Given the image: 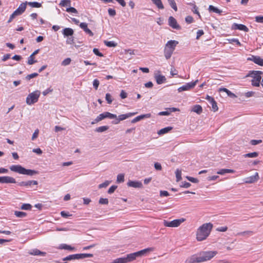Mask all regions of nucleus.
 Segmentation results:
<instances>
[{"label": "nucleus", "mask_w": 263, "mask_h": 263, "mask_svg": "<svg viewBox=\"0 0 263 263\" xmlns=\"http://www.w3.org/2000/svg\"><path fill=\"white\" fill-rule=\"evenodd\" d=\"M216 251H204L188 257L185 263H201L211 259L217 254Z\"/></svg>", "instance_id": "f257e3e1"}, {"label": "nucleus", "mask_w": 263, "mask_h": 263, "mask_svg": "<svg viewBox=\"0 0 263 263\" xmlns=\"http://www.w3.org/2000/svg\"><path fill=\"white\" fill-rule=\"evenodd\" d=\"M212 228L213 224L210 222L204 223L200 226L196 233L197 240L200 241L205 239L210 235Z\"/></svg>", "instance_id": "f03ea898"}, {"label": "nucleus", "mask_w": 263, "mask_h": 263, "mask_svg": "<svg viewBox=\"0 0 263 263\" xmlns=\"http://www.w3.org/2000/svg\"><path fill=\"white\" fill-rule=\"evenodd\" d=\"M10 170L14 172L23 175L33 176L38 174L37 171L35 170L26 169L21 165H12L10 166Z\"/></svg>", "instance_id": "7ed1b4c3"}, {"label": "nucleus", "mask_w": 263, "mask_h": 263, "mask_svg": "<svg viewBox=\"0 0 263 263\" xmlns=\"http://www.w3.org/2000/svg\"><path fill=\"white\" fill-rule=\"evenodd\" d=\"M178 44V42L175 40H170L167 42L164 49V57L167 60L171 57Z\"/></svg>", "instance_id": "20e7f679"}, {"label": "nucleus", "mask_w": 263, "mask_h": 263, "mask_svg": "<svg viewBox=\"0 0 263 263\" xmlns=\"http://www.w3.org/2000/svg\"><path fill=\"white\" fill-rule=\"evenodd\" d=\"M263 72L261 71H250L248 77H252L253 79L251 81L252 85L254 86L258 87L260 85L261 79V74Z\"/></svg>", "instance_id": "39448f33"}, {"label": "nucleus", "mask_w": 263, "mask_h": 263, "mask_svg": "<svg viewBox=\"0 0 263 263\" xmlns=\"http://www.w3.org/2000/svg\"><path fill=\"white\" fill-rule=\"evenodd\" d=\"M41 92L39 90H35L29 93L26 98V103L31 105L38 101Z\"/></svg>", "instance_id": "423d86ee"}, {"label": "nucleus", "mask_w": 263, "mask_h": 263, "mask_svg": "<svg viewBox=\"0 0 263 263\" xmlns=\"http://www.w3.org/2000/svg\"><path fill=\"white\" fill-rule=\"evenodd\" d=\"M184 221L185 219L184 218L175 219L171 221L164 220L163 221V224L165 227L175 228L179 227Z\"/></svg>", "instance_id": "0eeeda50"}, {"label": "nucleus", "mask_w": 263, "mask_h": 263, "mask_svg": "<svg viewBox=\"0 0 263 263\" xmlns=\"http://www.w3.org/2000/svg\"><path fill=\"white\" fill-rule=\"evenodd\" d=\"M137 112H129L126 114H123L119 115L116 119V120L112 121V123L115 124H118L120 121H123L126 119L127 118L136 115Z\"/></svg>", "instance_id": "6e6552de"}, {"label": "nucleus", "mask_w": 263, "mask_h": 263, "mask_svg": "<svg viewBox=\"0 0 263 263\" xmlns=\"http://www.w3.org/2000/svg\"><path fill=\"white\" fill-rule=\"evenodd\" d=\"M198 81L197 80L194 82H191V83H187L185 85L180 87L178 89V91L179 92H181L182 91L189 90L194 88L195 87V86L196 85V84L197 83Z\"/></svg>", "instance_id": "1a4fd4ad"}, {"label": "nucleus", "mask_w": 263, "mask_h": 263, "mask_svg": "<svg viewBox=\"0 0 263 263\" xmlns=\"http://www.w3.org/2000/svg\"><path fill=\"white\" fill-rule=\"evenodd\" d=\"M0 183H15V179L10 176L0 177Z\"/></svg>", "instance_id": "9d476101"}, {"label": "nucleus", "mask_w": 263, "mask_h": 263, "mask_svg": "<svg viewBox=\"0 0 263 263\" xmlns=\"http://www.w3.org/2000/svg\"><path fill=\"white\" fill-rule=\"evenodd\" d=\"M248 60L253 61L259 66H263V59L259 56L251 55V57L248 58Z\"/></svg>", "instance_id": "9b49d317"}, {"label": "nucleus", "mask_w": 263, "mask_h": 263, "mask_svg": "<svg viewBox=\"0 0 263 263\" xmlns=\"http://www.w3.org/2000/svg\"><path fill=\"white\" fill-rule=\"evenodd\" d=\"M27 4V2L22 3L20 5V6L16 9V10H15L14 11V13L16 14L17 15H19L22 14L26 10Z\"/></svg>", "instance_id": "f8f14e48"}, {"label": "nucleus", "mask_w": 263, "mask_h": 263, "mask_svg": "<svg viewBox=\"0 0 263 263\" xmlns=\"http://www.w3.org/2000/svg\"><path fill=\"white\" fill-rule=\"evenodd\" d=\"M168 24L174 29H180V26L177 24V21L173 16H170L168 18Z\"/></svg>", "instance_id": "ddd939ff"}, {"label": "nucleus", "mask_w": 263, "mask_h": 263, "mask_svg": "<svg viewBox=\"0 0 263 263\" xmlns=\"http://www.w3.org/2000/svg\"><path fill=\"white\" fill-rule=\"evenodd\" d=\"M232 28L234 30H239L244 31L245 32H248L249 29L243 24H238L236 23H234L232 25Z\"/></svg>", "instance_id": "4468645a"}, {"label": "nucleus", "mask_w": 263, "mask_h": 263, "mask_svg": "<svg viewBox=\"0 0 263 263\" xmlns=\"http://www.w3.org/2000/svg\"><path fill=\"white\" fill-rule=\"evenodd\" d=\"M28 253L31 255L34 256H45L46 253L45 252L41 251L37 249H33L29 251Z\"/></svg>", "instance_id": "2eb2a0df"}, {"label": "nucleus", "mask_w": 263, "mask_h": 263, "mask_svg": "<svg viewBox=\"0 0 263 263\" xmlns=\"http://www.w3.org/2000/svg\"><path fill=\"white\" fill-rule=\"evenodd\" d=\"M259 179L258 173H255L254 175L247 177L245 179V182L247 183H252L256 182Z\"/></svg>", "instance_id": "dca6fc26"}, {"label": "nucleus", "mask_w": 263, "mask_h": 263, "mask_svg": "<svg viewBox=\"0 0 263 263\" xmlns=\"http://www.w3.org/2000/svg\"><path fill=\"white\" fill-rule=\"evenodd\" d=\"M154 77L158 84H161L166 80L165 76L158 73H155Z\"/></svg>", "instance_id": "f3484780"}, {"label": "nucleus", "mask_w": 263, "mask_h": 263, "mask_svg": "<svg viewBox=\"0 0 263 263\" xmlns=\"http://www.w3.org/2000/svg\"><path fill=\"white\" fill-rule=\"evenodd\" d=\"M74 255V259H81L86 257H93L92 254L89 253H82V254H76Z\"/></svg>", "instance_id": "a211bd4d"}, {"label": "nucleus", "mask_w": 263, "mask_h": 263, "mask_svg": "<svg viewBox=\"0 0 263 263\" xmlns=\"http://www.w3.org/2000/svg\"><path fill=\"white\" fill-rule=\"evenodd\" d=\"M151 117V114H146L144 115H141L139 116L136 117L134 119L132 120V123H135L136 122H137L139 121H140L142 119H143L144 118H149Z\"/></svg>", "instance_id": "6ab92c4d"}, {"label": "nucleus", "mask_w": 263, "mask_h": 263, "mask_svg": "<svg viewBox=\"0 0 263 263\" xmlns=\"http://www.w3.org/2000/svg\"><path fill=\"white\" fill-rule=\"evenodd\" d=\"M127 185L135 188H140L142 186V184L139 181H129L127 182Z\"/></svg>", "instance_id": "aec40b11"}, {"label": "nucleus", "mask_w": 263, "mask_h": 263, "mask_svg": "<svg viewBox=\"0 0 263 263\" xmlns=\"http://www.w3.org/2000/svg\"><path fill=\"white\" fill-rule=\"evenodd\" d=\"M63 34L64 36H71L73 34V30L70 28H65L62 31Z\"/></svg>", "instance_id": "412c9836"}, {"label": "nucleus", "mask_w": 263, "mask_h": 263, "mask_svg": "<svg viewBox=\"0 0 263 263\" xmlns=\"http://www.w3.org/2000/svg\"><path fill=\"white\" fill-rule=\"evenodd\" d=\"M138 257H139V256L137 252L127 254L126 256V258L127 259V262H128L134 260Z\"/></svg>", "instance_id": "4be33fe9"}, {"label": "nucleus", "mask_w": 263, "mask_h": 263, "mask_svg": "<svg viewBox=\"0 0 263 263\" xmlns=\"http://www.w3.org/2000/svg\"><path fill=\"white\" fill-rule=\"evenodd\" d=\"M154 250V249L153 248H148L140 250L139 251H138L137 253L138 254L139 257H140V256L144 255L145 254H146L147 253L152 252Z\"/></svg>", "instance_id": "5701e85b"}, {"label": "nucleus", "mask_w": 263, "mask_h": 263, "mask_svg": "<svg viewBox=\"0 0 263 263\" xmlns=\"http://www.w3.org/2000/svg\"><path fill=\"white\" fill-rule=\"evenodd\" d=\"M219 91H224L227 93V95L232 98H237V96L233 92H232L231 91H230L229 89L226 88H220L219 89Z\"/></svg>", "instance_id": "b1692460"}, {"label": "nucleus", "mask_w": 263, "mask_h": 263, "mask_svg": "<svg viewBox=\"0 0 263 263\" xmlns=\"http://www.w3.org/2000/svg\"><path fill=\"white\" fill-rule=\"evenodd\" d=\"M172 127L168 126L163 128L161 129L158 132V134L159 135H163L164 134L167 133L170 130L172 129Z\"/></svg>", "instance_id": "393cba45"}, {"label": "nucleus", "mask_w": 263, "mask_h": 263, "mask_svg": "<svg viewBox=\"0 0 263 263\" xmlns=\"http://www.w3.org/2000/svg\"><path fill=\"white\" fill-rule=\"evenodd\" d=\"M192 111L199 115L202 111V108L200 105H196L193 107Z\"/></svg>", "instance_id": "a878e982"}, {"label": "nucleus", "mask_w": 263, "mask_h": 263, "mask_svg": "<svg viewBox=\"0 0 263 263\" xmlns=\"http://www.w3.org/2000/svg\"><path fill=\"white\" fill-rule=\"evenodd\" d=\"M235 171L231 169H221L218 171L217 173L220 175H224L226 173H233Z\"/></svg>", "instance_id": "bb28decb"}, {"label": "nucleus", "mask_w": 263, "mask_h": 263, "mask_svg": "<svg viewBox=\"0 0 263 263\" xmlns=\"http://www.w3.org/2000/svg\"><path fill=\"white\" fill-rule=\"evenodd\" d=\"M111 263H127V261L126 257H123L115 259Z\"/></svg>", "instance_id": "cd10ccee"}, {"label": "nucleus", "mask_w": 263, "mask_h": 263, "mask_svg": "<svg viewBox=\"0 0 263 263\" xmlns=\"http://www.w3.org/2000/svg\"><path fill=\"white\" fill-rule=\"evenodd\" d=\"M209 11L214 12L216 13L220 14L222 12V11L218 9L217 8L213 6V5H210L209 7Z\"/></svg>", "instance_id": "c85d7f7f"}, {"label": "nucleus", "mask_w": 263, "mask_h": 263, "mask_svg": "<svg viewBox=\"0 0 263 263\" xmlns=\"http://www.w3.org/2000/svg\"><path fill=\"white\" fill-rule=\"evenodd\" d=\"M104 44L109 47H115L117 46V43L115 42L114 41H104Z\"/></svg>", "instance_id": "c756f323"}, {"label": "nucleus", "mask_w": 263, "mask_h": 263, "mask_svg": "<svg viewBox=\"0 0 263 263\" xmlns=\"http://www.w3.org/2000/svg\"><path fill=\"white\" fill-rule=\"evenodd\" d=\"M254 234V232L252 231H246L244 232H241L237 233V235L238 236H251Z\"/></svg>", "instance_id": "7c9ffc66"}, {"label": "nucleus", "mask_w": 263, "mask_h": 263, "mask_svg": "<svg viewBox=\"0 0 263 263\" xmlns=\"http://www.w3.org/2000/svg\"><path fill=\"white\" fill-rule=\"evenodd\" d=\"M103 114L104 115L105 119L107 118L109 119H115L117 118L116 115L110 113L109 112H104Z\"/></svg>", "instance_id": "2f4dec72"}, {"label": "nucleus", "mask_w": 263, "mask_h": 263, "mask_svg": "<svg viewBox=\"0 0 263 263\" xmlns=\"http://www.w3.org/2000/svg\"><path fill=\"white\" fill-rule=\"evenodd\" d=\"M109 128L108 126H100L96 128L95 131L98 133H102L107 130Z\"/></svg>", "instance_id": "473e14b6"}, {"label": "nucleus", "mask_w": 263, "mask_h": 263, "mask_svg": "<svg viewBox=\"0 0 263 263\" xmlns=\"http://www.w3.org/2000/svg\"><path fill=\"white\" fill-rule=\"evenodd\" d=\"M27 4L33 8H40L42 6V4L41 3L36 2H27Z\"/></svg>", "instance_id": "72a5a7b5"}, {"label": "nucleus", "mask_w": 263, "mask_h": 263, "mask_svg": "<svg viewBox=\"0 0 263 263\" xmlns=\"http://www.w3.org/2000/svg\"><path fill=\"white\" fill-rule=\"evenodd\" d=\"M60 249L68 250H74L75 248L66 244H62L60 247Z\"/></svg>", "instance_id": "f704fd0d"}, {"label": "nucleus", "mask_w": 263, "mask_h": 263, "mask_svg": "<svg viewBox=\"0 0 263 263\" xmlns=\"http://www.w3.org/2000/svg\"><path fill=\"white\" fill-rule=\"evenodd\" d=\"M153 2L158 7V8L163 9L164 8L163 5L161 0H152Z\"/></svg>", "instance_id": "c9c22d12"}, {"label": "nucleus", "mask_w": 263, "mask_h": 263, "mask_svg": "<svg viewBox=\"0 0 263 263\" xmlns=\"http://www.w3.org/2000/svg\"><path fill=\"white\" fill-rule=\"evenodd\" d=\"M258 156V153L257 152H253V153H250L246 154H245L243 155V157H249V158H255L257 157Z\"/></svg>", "instance_id": "e433bc0d"}, {"label": "nucleus", "mask_w": 263, "mask_h": 263, "mask_svg": "<svg viewBox=\"0 0 263 263\" xmlns=\"http://www.w3.org/2000/svg\"><path fill=\"white\" fill-rule=\"evenodd\" d=\"M71 2L70 0H62L61 1L60 5L62 7L70 6Z\"/></svg>", "instance_id": "4c0bfd02"}, {"label": "nucleus", "mask_w": 263, "mask_h": 263, "mask_svg": "<svg viewBox=\"0 0 263 263\" xmlns=\"http://www.w3.org/2000/svg\"><path fill=\"white\" fill-rule=\"evenodd\" d=\"M14 215L17 217L23 218L25 217L27 215V214L24 212L15 211Z\"/></svg>", "instance_id": "58836bf2"}, {"label": "nucleus", "mask_w": 263, "mask_h": 263, "mask_svg": "<svg viewBox=\"0 0 263 263\" xmlns=\"http://www.w3.org/2000/svg\"><path fill=\"white\" fill-rule=\"evenodd\" d=\"M124 181V175L123 174H120L118 175L117 177V182L122 183Z\"/></svg>", "instance_id": "ea45409f"}, {"label": "nucleus", "mask_w": 263, "mask_h": 263, "mask_svg": "<svg viewBox=\"0 0 263 263\" xmlns=\"http://www.w3.org/2000/svg\"><path fill=\"white\" fill-rule=\"evenodd\" d=\"M171 7L175 11H177V7L174 0H167Z\"/></svg>", "instance_id": "a19ab883"}, {"label": "nucleus", "mask_w": 263, "mask_h": 263, "mask_svg": "<svg viewBox=\"0 0 263 263\" xmlns=\"http://www.w3.org/2000/svg\"><path fill=\"white\" fill-rule=\"evenodd\" d=\"M177 181H179L181 179V171L179 169H177L175 172Z\"/></svg>", "instance_id": "79ce46f5"}, {"label": "nucleus", "mask_w": 263, "mask_h": 263, "mask_svg": "<svg viewBox=\"0 0 263 263\" xmlns=\"http://www.w3.org/2000/svg\"><path fill=\"white\" fill-rule=\"evenodd\" d=\"M32 206L29 203H24L22 205L21 209L24 210H31Z\"/></svg>", "instance_id": "37998d69"}, {"label": "nucleus", "mask_w": 263, "mask_h": 263, "mask_svg": "<svg viewBox=\"0 0 263 263\" xmlns=\"http://www.w3.org/2000/svg\"><path fill=\"white\" fill-rule=\"evenodd\" d=\"M36 61L34 60V57H33V55H30L29 57L28 58L27 63L29 65H32L34 63H36Z\"/></svg>", "instance_id": "c03bdc74"}, {"label": "nucleus", "mask_w": 263, "mask_h": 263, "mask_svg": "<svg viewBox=\"0 0 263 263\" xmlns=\"http://www.w3.org/2000/svg\"><path fill=\"white\" fill-rule=\"evenodd\" d=\"M105 99L108 104H110L112 102V97L110 93H106L105 96Z\"/></svg>", "instance_id": "a18cd8bd"}, {"label": "nucleus", "mask_w": 263, "mask_h": 263, "mask_svg": "<svg viewBox=\"0 0 263 263\" xmlns=\"http://www.w3.org/2000/svg\"><path fill=\"white\" fill-rule=\"evenodd\" d=\"M71 61V59L69 58H67L62 61V65L67 66L70 64Z\"/></svg>", "instance_id": "49530a36"}, {"label": "nucleus", "mask_w": 263, "mask_h": 263, "mask_svg": "<svg viewBox=\"0 0 263 263\" xmlns=\"http://www.w3.org/2000/svg\"><path fill=\"white\" fill-rule=\"evenodd\" d=\"M211 104L212 105V109L214 111H216L218 110V106L217 105L216 102L214 100L212 102H211Z\"/></svg>", "instance_id": "de8ad7c7"}, {"label": "nucleus", "mask_w": 263, "mask_h": 263, "mask_svg": "<svg viewBox=\"0 0 263 263\" xmlns=\"http://www.w3.org/2000/svg\"><path fill=\"white\" fill-rule=\"evenodd\" d=\"M37 76H38V73L35 72V73H33L27 75L25 79L27 80H30L31 79L36 77Z\"/></svg>", "instance_id": "09e8293b"}, {"label": "nucleus", "mask_w": 263, "mask_h": 263, "mask_svg": "<svg viewBox=\"0 0 263 263\" xmlns=\"http://www.w3.org/2000/svg\"><path fill=\"white\" fill-rule=\"evenodd\" d=\"M66 11L68 12H71L75 14L78 13L77 10L74 7H69L66 9Z\"/></svg>", "instance_id": "8fccbe9b"}, {"label": "nucleus", "mask_w": 263, "mask_h": 263, "mask_svg": "<svg viewBox=\"0 0 263 263\" xmlns=\"http://www.w3.org/2000/svg\"><path fill=\"white\" fill-rule=\"evenodd\" d=\"M110 183V181H105L104 183H101L99 185V188L102 189L107 187Z\"/></svg>", "instance_id": "3c124183"}, {"label": "nucleus", "mask_w": 263, "mask_h": 263, "mask_svg": "<svg viewBox=\"0 0 263 263\" xmlns=\"http://www.w3.org/2000/svg\"><path fill=\"white\" fill-rule=\"evenodd\" d=\"M105 119L104 115L103 113L100 114L96 119V122H99V121Z\"/></svg>", "instance_id": "603ef678"}, {"label": "nucleus", "mask_w": 263, "mask_h": 263, "mask_svg": "<svg viewBox=\"0 0 263 263\" xmlns=\"http://www.w3.org/2000/svg\"><path fill=\"white\" fill-rule=\"evenodd\" d=\"M99 203L101 204H107L108 203V200L107 198H101L99 199Z\"/></svg>", "instance_id": "864d4df0"}, {"label": "nucleus", "mask_w": 263, "mask_h": 263, "mask_svg": "<svg viewBox=\"0 0 263 263\" xmlns=\"http://www.w3.org/2000/svg\"><path fill=\"white\" fill-rule=\"evenodd\" d=\"M117 188V185H112L108 189V190L107 191V193L108 194H111L115 192V191L116 190V189Z\"/></svg>", "instance_id": "5fc2aeb1"}, {"label": "nucleus", "mask_w": 263, "mask_h": 263, "mask_svg": "<svg viewBox=\"0 0 263 263\" xmlns=\"http://www.w3.org/2000/svg\"><path fill=\"white\" fill-rule=\"evenodd\" d=\"M229 41L230 43H236L238 46H240L241 45V43H240L239 40L238 39H234H234H229Z\"/></svg>", "instance_id": "6e6d98bb"}, {"label": "nucleus", "mask_w": 263, "mask_h": 263, "mask_svg": "<svg viewBox=\"0 0 263 263\" xmlns=\"http://www.w3.org/2000/svg\"><path fill=\"white\" fill-rule=\"evenodd\" d=\"M74 255L73 254H72V255H70L66 257H64L62 259L63 261H69V260H74Z\"/></svg>", "instance_id": "4d7b16f0"}, {"label": "nucleus", "mask_w": 263, "mask_h": 263, "mask_svg": "<svg viewBox=\"0 0 263 263\" xmlns=\"http://www.w3.org/2000/svg\"><path fill=\"white\" fill-rule=\"evenodd\" d=\"M255 21L257 23H263V16L258 15L255 17Z\"/></svg>", "instance_id": "13d9d810"}, {"label": "nucleus", "mask_w": 263, "mask_h": 263, "mask_svg": "<svg viewBox=\"0 0 263 263\" xmlns=\"http://www.w3.org/2000/svg\"><path fill=\"white\" fill-rule=\"evenodd\" d=\"M255 94V92L251 91L245 93L244 96L246 98H249L254 96Z\"/></svg>", "instance_id": "bf43d9fd"}, {"label": "nucleus", "mask_w": 263, "mask_h": 263, "mask_svg": "<svg viewBox=\"0 0 263 263\" xmlns=\"http://www.w3.org/2000/svg\"><path fill=\"white\" fill-rule=\"evenodd\" d=\"M20 186H30V181H22L18 183V184Z\"/></svg>", "instance_id": "052dcab7"}, {"label": "nucleus", "mask_w": 263, "mask_h": 263, "mask_svg": "<svg viewBox=\"0 0 263 263\" xmlns=\"http://www.w3.org/2000/svg\"><path fill=\"white\" fill-rule=\"evenodd\" d=\"M186 178L189 181H190L193 183H198L199 182V180L197 179L192 177L187 176Z\"/></svg>", "instance_id": "680f3d73"}, {"label": "nucleus", "mask_w": 263, "mask_h": 263, "mask_svg": "<svg viewBox=\"0 0 263 263\" xmlns=\"http://www.w3.org/2000/svg\"><path fill=\"white\" fill-rule=\"evenodd\" d=\"M108 12L109 15L111 16H114L116 14V10L111 8L108 9Z\"/></svg>", "instance_id": "e2e57ef3"}, {"label": "nucleus", "mask_w": 263, "mask_h": 263, "mask_svg": "<svg viewBox=\"0 0 263 263\" xmlns=\"http://www.w3.org/2000/svg\"><path fill=\"white\" fill-rule=\"evenodd\" d=\"M39 130L38 129H36L34 132L33 133V135H32V138H31V140H34L39 135Z\"/></svg>", "instance_id": "0e129e2a"}, {"label": "nucleus", "mask_w": 263, "mask_h": 263, "mask_svg": "<svg viewBox=\"0 0 263 263\" xmlns=\"http://www.w3.org/2000/svg\"><path fill=\"white\" fill-rule=\"evenodd\" d=\"M74 43V39L73 37L72 36L70 37H68V39L66 40V44H73Z\"/></svg>", "instance_id": "69168bd1"}, {"label": "nucleus", "mask_w": 263, "mask_h": 263, "mask_svg": "<svg viewBox=\"0 0 263 263\" xmlns=\"http://www.w3.org/2000/svg\"><path fill=\"white\" fill-rule=\"evenodd\" d=\"M99 81L97 79H95L93 81V86L96 90H97L99 87Z\"/></svg>", "instance_id": "338daca9"}, {"label": "nucleus", "mask_w": 263, "mask_h": 263, "mask_svg": "<svg viewBox=\"0 0 263 263\" xmlns=\"http://www.w3.org/2000/svg\"><path fill=\"white\" fill-rule=\"evenodd\" d=\"M93 52L96 55L98 56H99L100 57L103 56V54L102 53H101L97 48H94L93 49Z\"/></svg>", "instance_id": "774afa93"}]
</instances>
